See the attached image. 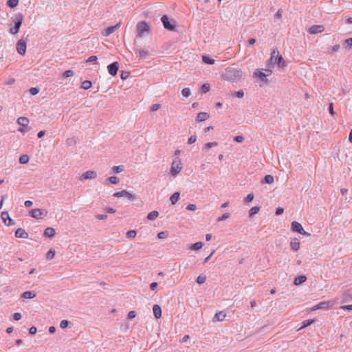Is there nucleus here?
Listing matches in <instances>:
<instances>
[{
  "mask_svg": "<svg viewBox=\"0 0 352 352\" xmlns=\"http://www.w3.org/2000/svg\"><path fill=\"white\" fill-rule=\"evenodd\" d=\"M159 215V212L157 211L153 210L149 212L147 215V219L150 221L155 220Z\"/></svg>",
  "mask_w": 352,
  "mask_h": 352,
  "instance_id": "c85d7f7f",
  "label": "nucleus"
},
{
  "mask_svg": "<svg viewBox=\"0 0 352 352\" xmlns=\"http://www.w3.org/2000/svg\"><path fill=\"white\" fill-rule=\"evenodd\" d=\"M324 30V28L323 25H312L309 28V32L312 34H318L322 32Z\"/></svg>",
  "mask_w": 352,
  "mask_h": 352,
  "instance_id": "4468645a",
  "label": "nucleus"
},
{
  "mask_svg": "<svg viewBox=\"0 0 352 352\" xmlns=\"http://www.w3.org/2000/svg\"><path fill=\"white\" fill-rule=\"evenodd\" d=\"M160 108V104H154L151 106V111H157Z\"/></svg>",
  "mask_w": 352,
  "mask_h": 352,
  "instance_id": "13d9d810",
  "label": "nucleus"
},
{
  "mask_svg": "<svg viewBox=\"0 0 352 352\" xmlns=\"http://www.w3.org/2000/svg\"><path fill=\"white\" fill-rule=\"evenodd\" d=\"M290 246L294 251H298L300 248V243L295 239L291 241Z\"/></svg>",
  "mask_w": 352,
  "mask_h": 352,
  "instance_id": "bb28decb",
  "label": "nucleus"
},
{
  "mask_svg": "<svg viewBox=\"0 0 352 352\" xmlns=\"http://www.w3.org/2000/svg\"><path fill=\"white\" fill-rule=\"evenodd\" d=\"M157 236L160 239H166L168 236V232H160L158 233Z\"/></svg>",
  "mask_w": 352,
  "mask_h": 352,
  "instance_id": "8fccbe9b",
  "label": "nucleus"
},
{
  "mask_svg": "<svg viewBox=\"0 0 352 352\" xmlns=\"http://www.w3.org/2000/svg\"><path fill=\"white\" fill-rule=\"evenodd\" d=\"M23 22V17L21 15H17L14 19V26L10 28V32L12 34H15L19 32L20 27Z\"/></svg>",
  "mask_w": 352,
  "mask_h": 352,
  "instance_id": "7ed1b4c3",
  "label": "nucleus"
},
{
  "mask_svg": "<svg viewBox=\"0 0 352 352\" xmlns=\"http://www.w3.org/2000/svg\"><path fill=\"white\" fill-rule=\"evenodd\" d=\"M307 280V277L305 276H299L296 277L294 280V285H299L303 283H305Z\"/></svg>",
  "mask_w": 352,
  "mask_h": 352,
  "instance_id": "393cba45",
  "label": "nucleus"
},
{
  "mask_svg": "<svg viewBox=\"0 0 352 352\" xmlns=\"http://www.w3.org/2000/svg\"><path fill=\"white\" fill-rule=\"evenodd\" d=\"M29 122V119L25 117H20L17 119V123L22 126H27Z\"/></svg>",
  "mask_w": 352,
  "mask_h": 352,
  "instance_id": "4be33fe9",
  "label": "nucleus"
},
{
  "mask_svg": "<svg viewBox=\"0 0 352 352\" xmlns=\"http://www.w3.org/2000/svg\"><path fill=\"white\" fill-rule=\"evenodd\" d=\"M109 73L112 76H116L119 69V63L113 62L107 66Z\"/></svg>",
  "mask_w": 352,
  "mask_h": 352,
  "instance_id": "ddd939ff",
  "label": "nucleus"
},
{
  "mask_svg": "<svg viewBox=\"0 0 352 352\" xmlns=\"http://www.w3.org/2000/svg\"><path fill=\"white\" fill-rule=\"evenodd\" d=\"M92 86V82L89 80H85L81 85V87L85 90L90 89Z\"/></svg>",
  "mask_w": 352,
  "mask_h": 352,
  "instance_id": "473e14b6",
  "label": "nucleus"
},
{
  "mask_svg": "<svg viewBox=\"0 0 352 352\" xmlns=\"http://www.w3.org/2000/svg\"><path fill=\"white\" fill-rule=\"evenodd\" d=\"M140 54V56L141 58L145 59L148 55V52L145 50H138L137 51Z\"/></svg>",
  "mask_w": 352,
  "mask_h": 352,
  "instance_id": "de8ad7c7",
  "label": "nucleus"
},
{
  "mask_svg": "<svg viewBox=\"0 0 352 352\" xmlns=\"http://www.w3.org/2000/svg\"><path fill=\"white\" fill-rule=\"evenodd\" d=\"M230 217V213L226 212L221 217L218 219V221H224Z\"/></svg>",
  "mask_w": 352,
  "mask_h": 352,
  "instance_id": "3c124183",
  "label": "nucleus"
},
{
  "mask_svg": "<svg viewBox=\"0 0 352 352\" xmlns=\"http://www.w3.org/2000/svg\"><path fill=\"white\" fill-rule=\"evenodd\" d=\"M107 180L113 184H117L120 182L119 178L116 176H111Z\"/></svg>",
  "mask_w": 352,
  "mask_h": 352,
  "instance_id": "79ce46f5",
  "label": "nucleus"
},
{
  "mask_svg": "<svg viewBox=\"0 0 352 352\" xmlns=\"http://www.w3.org/2000/svg\"><path fill=\"white\" fill-rule=\"evenodd\" d=\"M223 77L231 82H237L244 78V73L238 67L232 65L225 69Z\"/></svg>",
  "mask_w": 352,
  "mask_h": 352,
  "instance_id": "f257e3e1",
  "label": "nucleus"
},
{
  "mask_svg": "<svg viewBox=\"0 0 352 352\" xmlns=\"http://www.w3.org/2000/svg\"><path fill=\"white\" fill-rule=\"evenodd\" d=\"M138 32L140 36H144V32L148 31L149 25L147 23L144 21H142L138 23Z\"/></svg>",
  "mask_w": 352,
  "mask_h": 352,
  "instance_id": "0eeeda50",
  "label": "nucleus"
},
{
  "mask_svg": "<svg viewBox=\"0 0 352 352\" xmlns=\"http://www.w3.org/2000/svg\"><path fill=\"white\" fill-rule=\"evenodd\" d=\"M15 236L17 238L28 239V234L23 228H18L15 232Z\"/></svg>",
  "mask_w": 352,
  "mask_h": 352,
  "instance_id": "f3484780",
  "label": "nucleus"
},
{
  "mask_svg": "<svg viewBox=\"0 0 352 352\" xmlns=\"http://www.w3.org/2000/svg\"><path fill=\"white\" fill-rule=\"evenodd\" d=\"M196 140H197V136L191 135L188 139V143L189 144H192L195 143L196 142Z\"/></svg>",
  "mask_w": 352,
  "mask_h": 352,
  "instance_id": "4d7b16f0",
  "label": "nucleus"
},
{
  "mask_svg": "<svg viewBox=\"0 0 352 352\" xmlns=\"http://www.w3.org/2000/svg\"><path fill=\"white\" fill-rule=\"evenodd\" d=\"M210 91V85L209 84H204L201 87V92L202 93H207Z\"/></svg>",
  "mask_w": 352,
  "mask_h": 352,
  "instance_id": "49530a36",
  "label": "nucleus"
},
{
  "mask_svg": "<svg viewBox=\"0 0 352 352\" xmlns=\"http://www.w3.org/2000/svg\"><path fill=\"white\" fill-rule=\"evenodd\" d=\"M113 196L116 197H125L130 201H133L137 199V196L135 194H131L125 190L115 192Z\"/></svg>",
  "mask_w": 352,
  "mask_h": 352,
  "instance_id": "20e7f679",
  "label": "nucleus"
},
{
  "mask_svg": "<svg viewBox=\"0 0 352 352\" xmlns=\"http://www.w3.org/2000/svg\"><path fill=\"white\" fill-rule=\"evenodd\" d=\"M271 74H272V71L270 69H266L265 70V73L262 72H261L259 70H256L254 72L253 75H254V77L258 78L262 81L267 82L266 77L270 76Z\"/></svg>",
  "mask_w": 352,
  "mask_h": 352,
  "instance_id": "6e6552de",
  "label": "nucleus"
},
{
  "mask_svg": "<svg viewBox=\"0 0 352 352\" xmlns=\"http://www.w3.org/2000/svg\"><path fill=\"white\" fill-rule=\"evenodd\" d=\"M129 76V73L126 72H122L120 77L122 80H126Z\"/></svg>",
  "mask_w": 352,
  "mask_h": 352,
  "instance_id": "0e129e2a",
  "label": "nucleus"
},
{
  "mask_svg": "<svg viewBox=\"0 0 352 352\" xmlns=\"http://www.w3.org/2000/svg\"><path fill=\"white\" fill-rule=\"evenodd\" d=\"M180 193L179 192H175V193H173L170 198L171 204L173 205L175 204L178 201Z\"/></svg>",
  "mask_w": 352,
  "mask_h": 352,
  "instance_id": "a878e982",
  "label": "nucleus"
},
{
  "mask_svg": "<svg viewBox=\"0 0 352 352\" xmlns=\"http://www.w3.org/2000/svg\"><path fill=\"white\" fill-rule=\"evenodd\" d=\"M36 331H37V329H36V327H34V326L31 327L30 328V329H29V332H30V334H32V335L36 334Z\"/></svg>",
  "mask_w": 352,
  "mask_h": 352,
  "instance_id": "69168bd1",
  "label": "nucleus"
},
{
  "mask_svg": "<svg viewBox=\"0 0 352 352\" xmlns=\"http://www.w3.org/2000/svg\"><path fill=\"white\" fill-rule=\"evenodd\" d=\"M292 229L294 232H297L301 234L309 236L310 234L305 232L302 226V225L297 222V221H293L292 223Z\"/></svg>",
  "mask_w": 352,
  "mask_h": 352,
  "instance_id": "423d86ee",
  "label": "nucleus"
},
{
  "mask_svg": "<svg viewBox=\"0 0 352 352\" xmlns=\"http://www.w3.org/2000/svg\"><path fill=\"white\" fill-rule=\"evenodd\" d=\"M210 118V115L206 112H200L198 113L196 120L197 122H203L208 120Z\"/></svg>",
  "mask_w": 352,
  "mask_h": 352,
  "instance_id": "6ab92c4d",
  "label": "nucleus"
},
{
  "mask_svg": "<svg viewBox=\"0 0 352 352\" xmlns=\"http://www.w3.org/2000/svg\"><path fill=\"white\" fill-rule=\"evenodd\" d=\"M98 176L97 173L95 170H88L81 175L80 179L84 181L86 179H96Z\"/></svg>",
  "mask_w": 352,
  "mask_h": 352,
  "instance_id": "1a4fd4ad",
  "label": "nucleus"
},
{
  "mask_svg": "<svg viewBox=\"0 0 352 352\" xmlns=\"http://www.w3.org/2000/svg\"><path fill=\"white\" fill-rule=\"evenodd\" d=\"M206 280V276L205 275H199L197 278V283L199 285L203 284Z\"/></svg>",
  "mask_w": 352,
  "mask_h": 352,
  "instance_id": "a19ab883",
  "label": "nucleus"
},
{
  "mask_svg": "<svg viewBox=\"0 0 352 352\" xmlns=\"http://www.w3.org/2000/svg\"><path fill=\"white\" fill-rule=\"evenodd\" d=\"M234 140L237 142H242L244 140V138L242 135H238L234 138Z\"/></svg>",
  "mask_w": 352,
  "mask_h": 352,
  "instance_id": "338daca9",
  "label": "nucleus"
},
{
  "mask_svg": "<svg viewBox=\"0 0 352 352\" xmlns=\"http://www.w3.org/2000/svg\"><path fill=\"white\" fill-rule=\"evenodd\" d=\"M233 96H235L238 98H243L244 96V92L243 90H239L233 94Z\"/></svg>",
  "mask_w": 352,
  "mask_h": 352,
  "instance_id": "5fc2aeb1",
  "label": "nucleus"
},
{
  "mask_svg": "<svg viewBox=\"0 0 352 352\" xmlns=\"http://www.w3.org/2000/svg\"><path fill=\"white\" fill-rule=\"evenodd\" d=\"M204 243L202 242H197L189 247L190 250H199L202 248Z\"/></svg>",
  "mask_w": 352,
  "mask_h": 352,
  "instance_id": "cd10ccee",
  "label": "nucleus"
},
{
  "mask_svg": "<svg viewBox=\"0 0 352 352\" xmlns=\"http://www.w3.org/2000/svg\"><path fill=\"white\" fill-rule=\"evenodd\" d=\"M259 207L258 206H254V207H252L250 210V216L252 217L256 214H257L258 212H259Z\"/></svg>",
  "mask_w": 352,
  "mask_h": 352,
  "instance_id": "37998d69",
  "label": "nucleus"
},
{
  "mask_svg": "<svg viewBox=\"0 0 352 352\" xmlns=\"http://www.w3.org/2000/svg\"><path fill=\"white\" fill-rule=\"evenodd\" d=\"M136 316V312L135 311H130L128 314V318L133 319Z\"/></svg>",
  "mask_w": 352,
  "mask_h": 352,
  "instance_id": "052dcab7",
  "label": "nucleus"
},
{
  "mask_svg": "<svg viewBox=\"0 0 352 352\" xmlns=\"http://www.w3.org/2000/svg\"><path fill=\"white\" fill-rule=\"evenodd\" d=\"M153 312L155 317L157 319H159L162 317V309L160 305H153Z\"/></svg>",
  "mask_w": 352,
  "mask_h": 352,
  "instance_id": "a211bd4d",
  "label": "nucleus"
},
{
  "mask_svg": "<svg viewBox=\"0 0 352 352\" xmlns=\"http://www.w3.org/2000/svg\"><path fill=\"white\" fill-rule=\"evenodd\" d=\"M119 27H120V23H118L113 26L109 27L106 30H104V31L102 32V35L105 36H108L111 34H112L114 31H116Z\"/></svg>",
  "mask_w": 352,
  "mask_h": 352,
  "instance_id": "dca6fc26",
  "label": "nucleus"
},
{
  "mask_svg": "<svg viewBox=\"0 0 352 352\" xmlns=\"http://www.w3.org/2000/svg\"><path fill=\"white\" fill-rule=\"evenodd\" d=\"M313 323H314V320H306L302 322V326L300 328H299V330L302 329V328L307 327L311 325Z\"/></svg>",
  "mask_w": 352,
  "mask_h": 352,
  "instance_id": "a18cd8bd",
  "label": "nucleus"
},
{
  "mask_svg": "<svg viewBox=\"0 0 352 352\" xmlns=\"http://www.w3.org/2000/svg\"><path fill=\"white\" fill-rule=\"evenodd\" d=\"M126 236L128 238H134L136 236V232L135 230L128 231L126 233Z\"/></svg>",
  "mask_w": 352,
  "mask_h": 352,
  "instance_id": "864d4df0",
  "label": "nucleus"
},
{
  "mask_svg": "<svg viewBox=\"0 0 352 352\" xmlns=\"http://www.w3.org/2000/svg\"><path fill=\"white\" fill-rule=\"evenodd\" d=\"M283 14V10L281 8L278 9L275 14V17L277 19H281Z\"/></svg>",
  "mask_w": 352,
  "mask_h": 352,
  "instance_id": "bf43d9fd",
  "label": "nucleus"
},
{
  "mask_svg": "<svg viewBox=\"0 0 352 352\" xmlns=\"http://www.w3.org/2000/svg\"><path fill=\"white\" fill-rule=\"evenodd\" d=\"M56 234V230L54 228H51V227H48L47 228L45 231H44V235L45 236H48V237H53Z\"/></svg>",
  "mask_w": 352,
  "mask_h": 352,
  "instance_id": "412c9836",
  "label": "nucleus"
},
{
  "mask_svg": "<svg viewBox=\"0 0 352 352\" xmlns=\"http://www.w3.org/2000/svg\"><path fill=\"white\" fill-rule=\"evenodd\" d=\"M55 255H56V251H55V250H54V249H53V248H51V249L48 251V252H47V254L46 258H47V260H52V259H53V258H54Z\"/></svg>",
  "mask_w": 352,
  "mask_h": 352,
  "instance_id": "2f4dec72",
  "label": "nucleus"
},
{
  "mask_svg": "<svg viewBox=\"0 0 352 352\" xmlns=\"http://www.w3.org/2000/svg\"><path fill=\"white\" fill-rule=\"evenodd\" d=\"M1 220L7 226H10L14 224V221L10 218L8 212H1Z\"/></svg>",
  "mask_w": 352,
  "mask_h": 352,
  "instance_id": "f8f14e48",
  "label": "nucleus"
},
{
  "mask_svg": "<svg viewBox=\"0 0 352 352\" xmlns=\"http://www.w3.org/2000/svg\"><path fill=\"white\" fill-rule=\"evenodd\" d=\"M29 157L27 155H23L19 158V163L21 164H25L29 162Z\"/></svg>",
  "mask_w": 352,
  "mask_h": 352,
  "instance_id": "c9c22d12",
  "label": "nucleus"
},
{
  "mask_svg": "<svg viewBox=\"0 0 352 352\" xmlns=\"http://www.w3.org/2000/svg\"><path fill=\"white\" fill-rule=\"evenodd\" d=\"M279 55V52L277 48H274L271 52L270 62L272 63H276L277 57Z\"/></svg>",
  "mask_w": 352,
  "mask_h": 352,
  "instance_id": "aec40b11",
  "label": "nucleus"
},
{
  "mask_svg": "<svg viewBox=\"0 0 352 352\" xmlns=\"http://www.w3.org/2000/svg\"><path fill=\"white\" fill-rule=\"evenodd\" d=\"M123 170H124V166H122V165H120V166H114L112 168V170L115 173H120L122 172Z\"/></svg>",
  "mask_w": 352,
  "mask_h": 352,
  "instance_id": "4c0bfd02",
  "label": "nucleus"
},
{
  "mask_svg": "<svg viewBox=\"0 0 352 352\" xmlns=\"http://www.w3.org/2000/svg\"><path fill=\"white\" fill-rule=\"evenodd\" d=\"M344 45L345 47H352V38H347L345 40L344 43Z\"/></svg>",
  "mask_w": 352,
  "mask_h": 352,
  "instance_id": "09e8293b",
  "label": "nucleus"
},
{
  "mask_svg": "<svg viewBox=\"0 0 352 352\" xmlns=\"http://www.w3.org/2000/svg\"><path fill=\"white\" fill-rule=\"evenodd\" d=\"M226 314L223 311H219L214 316V318L219 322H222L225 320Z\"/></svg>",
  "mask_w": 352,
  "mask_h": 352,
  "instance_id": "b1692460",
  "label": "nucleus"
},
{
  "mask_svg": "<svg viewBox=\"0 0 352 352\" xmlns=\"http://www.w3.org/2000/svg\"><path fill=\"white\" fill-rule=\"evenodd\" d=\"M38 92H39V89H38V87H32V88L30 89V93L32 95H36V94H37Z\"/></svg>",
  "mask_w": 352,
  "mask_h": 352,
  "instance_id": "6e6d98bb",
  "label": "nucleus"
},
{
  "mask_svg": "<svg viewBox=\"0 0 352 352\" xmlns=\"http://www.w3.org/2000/svg\"><path fill=\"white\" fill-rule=\"evenodd\" d=\"M217 144H218L217 142H209L204 146L203 149L205 150L206 151H208L212 147L217 146Z\"/></svg>",
  "mask_w": 352,
  "mask_h": 352,
  "instance_id": "7c9ffc66",
  "label": "nucleus"
},
{
  "mask_svg": "<svg viewBox=\"0 0 352 352\" xmlns=\"http://www.w3.org/2000/svg\"><path fill=\"white\" fill-rule=\"evenodd\" d=\"M74 75V72L73 70H71V69H69V70H67L65 71L63 74V77L64 78H69V77H71V76H73Z\"/></svg>",
  "mask_w": 352,
  "mask_h": 352,
  "instance_id": "ea45409f",
  "label": "nucleus"
},
{
  "mask_svg": "<svg viewBox=\"0 0 352 352\" xmlns=\"http://www.w3.org/2000/svg\"><path fill=\"white\" fill-rule=\"evenodd\" d=\"M340 48V46L339 44L335 45L333 47L328 48V52L333 54L334 52H337Z\"/></svg>",
  "mask_w": 352,
  "mask_h": 352,
  "instance_id": "f704fd0d",
  "label": "nucleus"
},
{
  "mask_svg": "<svg viewBox=\"0 0 352 352\" xmlns=\"http://www.w3.org/2000/svg\"><path fill=\"white\" fill-rule=\"evenodd\" d=\"M47 214V210L39 208L32 209L30 211V215L32 216V217L36 219H41L43 215L45 216Z\"/></svg>",
  "mask_w": 352,
  "mask_h": 352,
  "instance_id": "39448f33",
  "label": "nucleus"
},
{
  "mask_svg": "<svg viewBox=\"0 0 352 352\" xmlns=\"http://www.w3.org/2000/svg\"><path fill=\"white\" fill-rule=\"evenodd\" d=\"M254 194L253 193H250L247 195L246 197V201L248 202H250L252 201L253 199H254Z\"/></svg>",
  "mask_w": 352,
  "mask_h": 352,
  "instance_id": "680f3d73",
  "label": "nucleus"
},
{
  "mask_svg": "<svg viewBox=\"0 0 352 352\" xmlns=\"http://www.w3.org/2000/svg\"><path fill=\"white\" fill-rule=\"evenodd\" d=\"M68 325H69V322L67 320H61V322L60 323V327L62 329H65V328L67 327Z\"/></svg>",
  "mask_w": 352,
  "mask_h": 352,
  "instance_id": "603ef678",
  "label": "nucleus"
},
{
  "mask_svg": "<svg viewBox=\"0 0 352 352\" xmlns=\"http://www.w3.org/2000/svg\"><path fill=\"white\" fill-rule=\"evenodd\" d=\"M21 297L23 298H34L36 297V294L32 291H27L22 294Z\"/></svg>",
  "mask_w": 352,
  "mask_h": 352,
  "instance_id": "5701e85b",
  "label": "nucleus"
},
{
  "mask_svg": "<svg viewBox=\"0 0 352 352\" xmlns=\"http://www.w3.org/2000/svg\"><path fill=\"white\" fill-rule=\"evenodd\" d=\"M26 42L23 39H20L16 44V50L18 53L21 55H25L26 52Z\"/></svg>",
  "mask_w": 352,
  "mask_h": 352,
  "instance_id": "9d476101",
  "label": "nucleus"
},
{
  "mask_svg": "<svg viewBox=\"0 0 352 352\" xmlns=\"http://www.w3.org/2000/svg\"><path fill=\"white\" fill-rule=\"evenodd\" d=\"M21 314L20 313H15L14 315H13V318L15 320H19L21 318Z\"/></svg>",
  "mask_w": 352,
  "mask_h": 352,
  "instance_id": "774afa93",
  "label": "nucleus"
},
{
  "mask_svg": "<svg viewBox=\"0 0 352 352\" xmlns=\"http://www.w3.org/2000/svg\"><path fill=\"white\" fill-rule=\"evenodd\" d=\"M276 63H278V65L279 67H285V61L283 60V58L281 55H278V56L277 57V60H276Z\"/></svg>",
  "mask_w": 352,
  "mask_h": 352,
  "instance_id": "e433bc0d",
  "label": "nucleus"
},
{
  "mask_svg": "<svg viewBox=\"0 0 352 352\" xmlns=\"http://www.w3.org/2000/svg\"><path fill=\"white\" fill-rule=\"evenodd\" d=\"M202 61L206 64L212 65L214 63V60L210 58V57L207 56H202Z\"/></svg>",
  "mask_w": 352,
  "mask_h": 352,
  "instance_id": "72a5a7b5",
  "label": "nucleus"
},
{
  "mask_svg": "<svg viewBox=\"0 0 352 352\" xmlns=\"http://www.w3.org/2000/svg\"><path fill=\"white\" fill-rule=\"evenodd\" d=\"M329 305H330V302L329 301L321 302L319 304H318V305L314 306L313 307H311L310 309V311H316V310L320 309H327V308H328Z\"/></svg>",
  "mask_w": 352,
  "mask_h": 352,
  "instance_id": "2eb2a0df",
  "label": "nucleus"
},
{
  "mask_svg": "<svg viewBox=\"0 0 352 352\" xmlns=\"http://www.w3.org/2000/svg\"><path fill=\"white\" fill-rule=\"evenodd\" d=\"M182 169V162L180 159L177 158L172 162L170 174L172 176H176Z\"/></svg>",
  "mask_w": 352,
  "mask_h": 352,
  "instance_id": "f03ea898",
  "label": "nucleus"
},
{
  "mask_svg": "<svg viewBox=\"0 0 352 352\" xmlns=\"http://www.w3.org/2000/svg\"><path fill=\"white\" fill-rule=\"evenodd\" d=\"M182 94L183 96L188 98L191 95L190 89L188 87H186L182 90Z\"/></svg>",
  "mask_w": 352,
  "mask_h": 352,
  "instance_id": "58836bf2",
  "label": "nucleus"
},
{
  "mask_svg": "<svg viewBox=\"0 0 352 352\" xmlns=\"http://www.w3.org/2000/svg\"><path fill=\"white\" fill-rule=\"evenodd\" d=\"M19 3V0H8V5L10 8H15Z\"/></svg>",
  "mask_w": 352,
  "mask_h": 352,
  "instance_id": "c03bdc74",
  "label": "nucleus"
},
{
  "mask_svg": "<svg viewBox=\"0 0 352 352\" xmlns=\"http://www.w3.org/2000/svg\"><path fill=\"white\" fill-rule=\"evenodd\" d=\"M274 177L271 175H267L263 178V180L262 181V183H266L268 184H271L274 182Z\"/></svg>",
  "mask_w": 352,
  "mask_h": 352,
  "instance_id": "c756f323",
  "label": "nucleus"
},
{
  "mask_svg": "<svg viewBox=\"0 0 352 352\" xmlns=\"http://www.w3.org/2000/svg\"><path fill=\"white\" fill-rule=\"evenodd\" d=\"M187 209L191 211H195L197 210V206L195 204H189L187 206Z\"/></svg>",
  "mask_w": 352,
  "mask_h": 352,
  "instance_id": "e2e57ef3",
  "label": "nucleus"
},
{
  "mask_svg": "<svg viewBox=\"0 0 352 352\" xmlns=\"http://www.w3.org/2000/svg\"><path fill=\"white\" fill-rule=\"evenodd\" d=\"M162 22L164 25V27L170 31L175 30V24H172L170 21H169L168 18L166 15H164L162 19Z\"/></svg>",
  "mask_w": 352,
  "mask_h": 352,
  "instance_id": "9b49d317",
  "label": "nucleus"
}]
</instances>
